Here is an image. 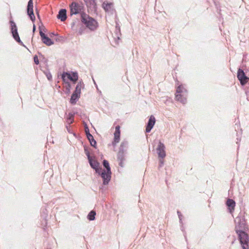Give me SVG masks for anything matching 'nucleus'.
<instances>
[{
	"label": "nucleus",
	"instance_id": "14",
	"mask_svg": "<svg viewBox=\"0 0 249 249\" xmlns=\"http://www.w3.org/2000/svg\"><path fill=\"white\" fill-rule=\"evenodd\" d=\"M156 120L154 116L151 115L149 120L148 123L146 125L145 131L146 133H149L150 132L152 128L153 127L155 124Z\"/></svg>",
	"mask_w": 249,
	"mask_h": 249
},
{
	"label": "nucleus",
	"instance_id": "23",
	"mask_svg": "<svg viewBox=\"0 0 249 249\" xmlns=\"http://www.w3.org/2000/svg\"><path fill=\"white\" fill-rule=\"evenodd\" d=\"M84 1L88 7H94L96 5L95 0H85Z\"/></svg>",
	"mask_w": 249,
	"mask_h": 249
},
{
	"label": "nucleus",
	"instance_id": "5",
	"mask_svg": "<svg viewBox=\"0 0 249 249\" xmlns=\"http://www.w3.org/2000/svg\"><path fill=\"white\" fill-rule=\"evenodd\" d=\"M238 235L239 239L243 249H249V236L245 231H241L236 232Z\"/></svg>",
	"mask_w": 249,
	"mask_h": 249
},
{
	"label": "nucleus",
	"instance_id": "19",
	"mask_svg": "<svg viewBox=\"0 0 249 249\" xmlns=\"http://www.w3.org/2000/svg\"><path fill=\"white\" fill-rule=\"evenodd\" d=\"M41 39L43 43L45 44L47 46H51L53 44V42L47 36H45Z\"/></svg>",
	"mask_w": 249,
	"mask_h": 249
},
{
	"label": "nucleus",
	"instance_id": "29",
	"mask_svg": "<svg viewBox=\"0 0 249 249\" xmlns=\"http://www.w3.org/2000/svg\"><path fill=\"white\" fill-rule=\"evenodd\" d=\"M177 213H178V218L179 219L180 222L181 223V220H182V215L181 214V213L179 211H178L177 212Z\"/></svg>",
	"mask_w": 249,
	"mask_h": 249
},
{
	"label": "nucleus",
	"instance_id": "33",
	"mask_svg": "<svg viewBox=\"0 0 249 249\" xmlns=\"http://www.w3.org/2000/svg\"><path fill=\"white\" fill-rule=\"evenodd\" d=\"M127 143L126 142H122L121 144V147H123L124 146V144H126Z\"/></svg>",
	"mask_w": 249,
	"mask_h": 249
},
{
	"label": "nucleus",
	"instance_id": "30",
	"mask_svg": "<svg viewBox=\"0 0 249 249\" xmlns=\"http://www.w3.org/2000/svg\"><path fill=\"white\" fill-rule=\"evenodd\" d=\"M39 34H40L41 39L42 38H43L44 37H45V36H46V35L44 33H43V32L41 30H40Z\"/></svg>",
	"mask_w": 249,
	"mask_h": 249
},
{
	"label": "nucleus",
	"instance_id": "2",
	"mask_svg": "<svg viewBox=\"0 0 249 249\" xmlns=\"http://www.w3.org/2000/svg\"><path fill=\"white\" fill-rule=\"evenodd\" d=\"M187 90L183 85H179L177 87L176 99L183 104H186L187 102Z\"/></svg>",
	"mask_w": 249,
	"mask_h": 249
},
{
	"label": "nucleus",
	"instance_id": "22",
	"mask_svg": "<svg viewBox=\"0 0 249 249\" xmlns=\"http://www.w3.org/2000/svg\"><path fill=\"white\" fill-rule=\"evenodd\" d=\"M74 113H69L68 117L67 119V122L69 124H72L73 122L74 119Z\"/></svg>",
	"mask_w": 249,
	"mask_h": 249
},
{
	"label": "nucleus",
	"instance_id": "20",
	"mask_svg": "<svg viewBox=\"0 0 249 249\" xmlns=\"http://www.w3.org/2000/svg\"><path fill=\"white\" fill-rule=\"evenodd\" d=\"M84 84L81 82H79L76 85L75 89L74 92L80 94L81 90L82 88H83Z\"/></svg>",
	"mask_w": 249,
	"mask_h": 249
},
{
	"label": "nucleus",
	"instance_id": "12",
	"mask_svg": "<svg viewBox=\"0 0 249 249\" xmlns=\"http://www.w3.org/2000/svg\"><path fill=\"white\" fill-rule=\"evenodd\" d=\"M88 160L91 167L95 170L96 173L100 175L102 168H99V163L96 160H93L92 158Z\"/></svg>",
	"mask_w": 249,
	"mask_h": 249
},
{
	"label": "nucleus",
	"instance_id": "31",
	"mask_svg": "<svg viewBox=\"0 0 249 249\" xmlns=\"http://www.w3.org/2000/svg\"><path fill=\"white\" fill-rule=\"evenodd\" d=\"M163 160H160V163H159V167H161L163 165Z\"/></svg>",
	"mask_w": 249,
	"mask_h": 249
},
{
	"label": "nucleus",
	"instance_id": "10",
	"mask_svg": "<svg viewBox=\"0 0 249 249\" xmlns=\"http://www.w3.org/2000/svg\"><path fill=\"white\" fill-rule=\"evenodd\" d=\"M27 14L30 17L31 20L34 22L35 20V16L33 11V0H29L28 2L27 8Z\"/></svg>",
	"mask_w": 249,
	"mask_h": 249
},
{
	"label": "nucleus",
	"instance_id": "32",
	"mask_svg": "<svg viewBox=\"0 0 249 249\" xmlns=\"http://www.w3.org/2000/svg\"><path fill=\"white\" fill-rule=\"evenodd\" d=\"M119 164L121 167H123L124 166V161H119Z\"/></svg>",
	"mask_w": 249,
	"mask_h": 249
},
{
	"label": "nucleus",
	"instance_id": "34",
	"mask_svg": "<svg viewBox=\"0 0 249 249\" xmlns=\"http://www.w3.org/2000/svg\"><path fill=\"white\" fill-rule=\"evenodd\" d=\"M35 30H36V26H35V24H34V25H33V32H35Z\"/></svg>",
	"mask_w": 249,
	"mask_h": 249
},
{
	"label": "nucleus",
	"instance_id": "17",
	"mask_svg": "<svg viewBox=\"0 0 249 249\" xmlns=\"http://www.w3.org/2000/svg\"><path fill=\"white\" fill-rule=\"evenodd\" d=\"M80 96V94L73 92L70 99V103L73 105L75 104L76 103V101L79 98Z\"/></svg>",
	"mask_w": 249,
	"mask_h": 249
},
{
	"label": "nucleus",
	"instance_id": "26",
	"mask_svg": "<svg viewBox=\"0 0 249 249\" xmlns=\"http://www.w3.org/2000/svg\"><path fill=\"white\" fill-rule=\"evenodd\" d=\"M118 160L119 161H124V156L123 153H119L118 155Z\"/></svg>",
	"mask_w": 249,
	"mask_h": 249
},
{
	"label": "nucleus",
	"instance_id": "3",
	"mask_svg": "<svg viewBox=\"0 0 249 249\" xmlns=\"http://www.w3.org/2000/svg\"><path fill=\"white\" fill-rule=\"evenodd\" d=\"M81 21L90 30H95L97 27V22L85 13L81 14Z\"/></svg>",
	"mask_w": 249,
	"mask_h": 249
},
{
	"label": "nucleus",
	"instance_id": "25",
	"mask_svg": "<svg viewBox=\"0 0 249 249\" xmlns=\"http://www.w3.org/2000/svg\"><path fill=\"white\" fill-rule=\"evenodd\" d=\"M84 151H85V153L86 156H87L88 160L91 159V157L90 155V153L86 147L84 148Z\"/></svg>",
	"mask_w": 249,
	"mask_h": 249
},
{
	"label": "nucleus",
	"instance_id": "28",
	"mask_svg": "<svg viewBox=\"0 0 249 249\" xmlns=\"http://www.w3.org/2000/svg\"><path fill=\"white\" fill-rule=\"evenodd\" d=\"M34 62L36 64L38 65L39 64V60H38V57L36 55H35L34 57Z\"/></svg>",
	"mask_w": 249,
	"mask_h": 249
},
{
	"label": "nucleus",
	"instance_id": "27",
	"mask_svg": "<svg viewBox=\"0 0 249 249\" xmlns=\"http://www.w3.org/2000/svg\"><path fill=\"white\" fill-rule=\"evenodd\" d=\"M120 127L119 125H117L115 127V131L114 135H120Z\"/></svg>",
	"mask_w": 249,
	"mask_h": 249
},
{
	"label": "nucleus",
	"instance_id": "35",
	"mask_svg": "<svg viewBox=\"0 0 249 249\" xmlns=\"http://www.w3.org/2000/svg\"><path fill=\"white\" fill-rule=\"evenodd\" d=\"M47 78L49 80H50L51 78H52V76L51 75H47Z\"/></svg>",
	"mask_w": 249,
	"mask_h": 249
},
{
	"label": "nucleus",
	"instance_id": "15",
	"mask_svg": "<svg viewBox=\"0 0 249 249\" xmlns=\"http://www.w3.org/2000/svg\"><path fill=\"white\" fill-rule=\"evenodd\" d=\"M67 11L65 9H61L57 16V18L60 19L61 21H64L67 18Z\"/></svg>",
	"mask_w": 249,
	"mask_h": 249
},
{
	"label": "nucleus",
	"instance_id": "21",
	"mask_svg": "<svg viewBox=\"0 0 249 249\" xmlns=\"http://www.w3.org/2000/svg\"><path fill=\"white\" fill-rule=\"evenodd\" d=\"M96 215V212L94 211H91L87 216L88 219L90 221H92L95 219Z\"/></svg>",
	"mask_w": 249,
	"mask_h": 249
},
{
	"label": "nucleus",
	"instance_id": "6",
	"mask_svg": "<svg viewBox=\"0 0 249 249\" xmlns=\"http://www.w3.org/2000/svg\"><path fill=\"white\" fill-rule=\"evenodd\" d=\"M10 23L11 25V31L12 34V36L15 40L19 43L20 45L24 46L23 42L21 41L20 37L19 36L18 34V29L16 26V23L13 20L10 21Z\"/></svg>",
	"mask_w": 249,
	"mask_h": 249
},
{
	"label": "nucleus",
	"instance_id": "1",
	"mask_svg": "<svg viewBox=\"0 0 249 249\" xmlns=\"http://www.w3.org/2000/svg\"><path fill=\"white\" fill-rule=\"evenodd\" d=\"M103 165L106 170H104L101 173L100 172V175L103 180V184L106 185H107L110 180L111 171L107 160H104L103 161Z\"/></svg>",
	"mask_w": 249,
	"mask_h": 249
},
{
	"label": "nucleus",
	"instance_id": "13",
	"mask_svg": "<svg viewBox=\"0 0 249 249\" xmlns=\"http://www.w3.org/2000/svg\"><path fill=\"white\" fill-rule=\"evenodd\" d=\"M85 133L88 139L90 142V145L96 148V142L94 140L93 136L90 133L89 129L87 126L85 127Z\"/></svg>",
	"mask_w": 249,
	"mask_h": 249
},
{
	"label": "nucleus",
	"instance_id": "16",
	"mask_svg": "<svg viewBox=\"0 0 249 249\" xmlns=\"http://www.w3.org/2000/svg\"><path fill=\"white\" fill-rule=\"evenodd\" d=\"M113 4L112 3L104 1L102 4V7L107 12H110L112 9Z\"/></svg>",
	"mask_w": 249,
	"mask_h": 249
},
{
	"label": "nucleus",
	"instance_id": "18",
	"mask_svg": "<svg viewBox=\"0 0 249 249\" xmlns=\"http://www.w3.org/2000/svg\"><path fill=\"white\" fill-rule=\"evenodd\" d=\"M226 204L229 207L230 211L233 210L235 206V202L231 199H228L227 201Z\"/></svg>",
	"mask_w": 249,
	"mask_h": 249
},
{
	"label": "nucleus",
	"instance_id": "9",
	"mask_svg": "<svg viewBox=\"0 0 249 249\" xmlns=\"http://www.w3.org/2000/svg\"><path fill=\"white\" fill-rule=\"evenodd\" d=\"M71 14L76 15L81 12L82 7L81 5L76 2H72L70 6Z\"/></svg>",
	"mask_w": 249,
	"mask_h": 249
},
{
	"label": "nucleus",
	"instance_id": "24",
	"mask_svg": "<svg viewBox=\"0 0 249 249\" xmlns=\"http://www.w3.org/2000/svg\"><path fill=\"white\" fill-rule=\"evenodd\" d=\"M120 137V135H114V142H113V145H115L116 143L119 142Z\"/></svg>",
	"mask_w": 249,
	"mask_h": 249
},
{
	"label": "nucleus",
	"instance_id": "8",
	"mask_svg": "<svg viewBox=\"0 0 249 249\" xmlns=\"http://www.w3.org/2000/svg\"><path fill=\"white\" fill-rule=\"evenodd\" d=\"M237 76L242 85H245L249 80V78L246 75L244 71L241 69H238Z\"/></svg>",
	"mask_w": 249,
	"mask_h": 249
},
{
	"label": "nucleus",
	"instance_id": "4",
	"mask_svg": "<svg viewBox=\"0 0 249 249\" xmlns=\"http://www.w3.org/2000/svg\"><path fill=\"white\" fill-rule=\"evenodd\" d=\"M235 223V230L236 232L244 231L248 229L245 219L240 216L236 217L234 220Z\"/></svg>",
	"mask_w": 249,
	"mask_h": 249
},
{
	"label": "nucleus",
	"instance_id": "7",
	"mask_svg": "<svg viewBox=\"0 0 249 249\" xmlns=\"http://www.w3.org/2000/svg\"><path fill=\"white\" fill-rule=\"evenodd\" d=\"M62 79L64 81H65L67 78L71 81L75 82L77 81L78 76V74L76 72H73L71 74H70L67 72H63L61 75Z\"/></svg>",
	"mask_w": 249,
	"mask_h": 249
},
{
	"label": "nucleus",
	"instance_id": "11",
	"mask_svg": "<svg viewBox=\"0 0 249 249\" xmlns=\"http://www.w3.org/2000/svg\"><path fill=\"white\" fill-rule=\"evenodd\" d=\"M165 149V147L164 144L160 142L157 148V152L159 157L163 159L166 156Z\"/></svg>",
	"mask_w": 249,
	"mask_h": 249
}]
</instances>
